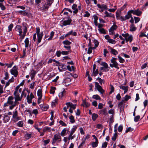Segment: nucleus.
Segmentation results:
<instances>
[{"mask_svg":"<svg viewBox=\"0 0 148 148\" xmlns=\"http://www.w3.org/2000/svg\"><path fill=\"white\" fill-rule=\"evenodd\" d=\"M22 25L23 27V34H22V27L21 26L19 25H16L15 28V30L18 32V35L20 36V38L21 41H22L25 38L28 28V25L25 23H22Z\"/></svg>","mask_w":148,"mask_h":148,"instance_id":"nucleus-1","label":"nucleus"},{"mask_svg":"<svg viewBox=\"0 0 148 148\" xmlns=\"http://www.w3.org/2000/svg\"><path fill=\"white\" fill-rule=\"evenodd\" d=\"M14 97L13 96H9L7 102L4 103L3 106L5 107L10 105L9 109L10 110H12L16 106L17 103L15 102V100L14 101Z\"/></svg>","mask_w":148,"mask_h":148,"instance_id":"nucleus-2","label":"nucleus"},{"mask_svg":"<svg viewBox=\"0 0 148 148\" xmlns=\"http://www.w3.org/2000/svg\"><path fill=\"white\" fill-rule=\"evenodd\" d=\"M36 34L37 35V42L36 43L37 46H38V44L41 42L42 38V37L43 34V32L40 33V29L39 27H37L36 28Z\"/></svg>","mask_w":148,"mask_h":148,"instance_id":"nucleus-3","label":"nucleus"},{"mask_svg":"<svg viewBox=\"0 0 148 148\" xmlns=\"http://www.w3.org/2000/svg\"><path fill=\"white\" fill-rule=\"evenodd\" d=\"M66 18L67 19V20H64V21H61V22H62V23H61V26L62 27L70 25L71 24L72 20L70 16L68 15H67Z\"/></svg>","mask_w":148,"mask_h":148,"instance_id":"nucleus-4","label":"nucleus"},{"mask_svg":"<svg viewBox=\"0 0 148 148\" xmlns=\"http://www.w3.org/2000/svg\"><path fill=\"white\" fill-rule=\"evenodd\" d=\"M132 12L131 10H130L127 12V14L125 15V17L122 16H120V19L121 21H125L127 19H129L132 16Z\"/></svg>","mask_w":148,"mask_h":148,"instance_id":"nucleus-5","label":"nucleus"},{"mask_svg":"<svg viewBox=\"0 0 148 148\" xmlns=\"http://www.w3.org/2000/svg\"><path fill=\"white\" fill-rule=\"evenodd\" d=\"M10 72L11 74L14 75V77H17L18 75L17 66L16 65L14 66L12 69L10 70Z\"/></svg>","mask_w":148,"mask_h":148,"instance_id":"nucleus-6","label":"nucleus"},{"mask_svg":"<svg viewBox=\"0 0 148 148\" xmlns=\"http://www.w3.org/2000/svg\"><path fill=\"white\" fill-rule=\"evenodd\" d=\"M95 87L101 94H103L105 92L104 90L102 88V87L99 85V83L97 82H95Z\"/></svg>","mask_w":148,"mask_h":148,"instance_id":"nucleus-7","label":"nucleus"},{"mask_svg":"<svg viewBox=\"0 0 148 148\" xmlns=\"http://www.w3.org/2000/svg\"><path fill=\"white\" fill-rule=\"evenodd\" d=\"M132 13L134 15H135L138 16H140L142 14V12L139 10V9L136 10H131Z\"/></svg>","mask_w":148,"mask_h":148,"instance_id":"nucleus-8","label":"nucleus"},{"mask_svg":"<svg viewBox=\"0 0 148 148\" xmlns=\"http://www.w3.org/2000/svg\"><path fill=\"white\" fill-rule=\"evenodd\" d=\"M111 62L112 63V64H110V66L112 67H115L116 68L119 69V67L118 66L119 65L118 63L116 62V61H114L113 60H111Z\"/></svg>","mask_w":148,"mask_h":148,"instance_id":"nucleus-9","label":"nucleus"},{"mask_svg":"<svg viewBox=\"0 0 148 148\" xmlns=\"http://www.w3.org/2000/svg\"><path fill=\"white\" fill-rule=\"evenodd\" d=\"M14 95L16 102L21 101V98H20V95L18 92H14Z\"/></svg>","mask_w":148,"mask_h":148,"instance_id":"nucleus-10","label":"nucleus"},{"mask_svg":"<svg viewBox=\"0 0 148 148\" xmlns=\"http://www.w3.org/2000/svg\"><path fill=\"white\" fill-rule=\"evenodd\" d=\"M98 113L99 114H102L104 116H106L108 114L107 109L106 108H104L100 110L99 111Z\"/></svg>","mask_w":148,"mask_h":148,"instance_id":"nucleus-11","label":"nucleus"},{"mask_svg":"<svg viewBox=\"0 0 148 148\" xmlns=\"http://www.w3.org/2000/svg\"><path fill=\"white\" fill-rule=\"evenodd\" d=\"M104 13L105 14L104 16V18L107 17L113 18H115L114 14H112L111 13H109L107 11H105Z\"/></svg>","mask_w":148,"mask_h":148,"instance_id":"nucleus-12","label":"nucleus"},{"mask_svg":"<svg viewBox=\"0 0 148 148\" xmlns=\"http://www.w3.org/2000/svg\"><path fill=\"white\" fill-rule=\"evenodd\" d=\"M49 7L45 3L44 5L42 6V7H40V8L39 9V10H40L42 12L47 11L48 10V8Z\"/></svg>","mask_w":148,"mask_h":148,"instance_id":"nucleus-13","label":"nucleus"},{"mask_svg":"<svg viewBox=\"0 0 148 148\" xmlns=\"http://www.w3.org/2000/svg\"><path fill=\"white\" fill-rule=\"evenodd\" d=\"M77 4H74L72 6V8L73 10V12L74 13L73 14H77L78 12V10L77 8Z\"/></svg>","mask_w":148,"mask_h":148,"instance_id":"nucleus-14","label":"nucleus"},{"mask_svg":"<svg viewBox=\"0 0 148 148\" xmlns=\"http://www.w3.org/2000/svg\"><path fill=\"white\" fill-rule=\"evenodd\" d=\"M108 47L110 49V52L111 54L116 55L118 54V52L115 49L112 48L110 46H108Z\"/></svg>","mask_w":148,"mask_h":148,"instance_id":"nucleus-15","label":"nucleus"},{"mask_svg":"<svg viewBox=\"0 0 148 148\" xmlns=\"http://www.w3.org/2000/svg\"><path fill=\"white\" fill-rule=\"evenodd\" d=\"M90 106V104L86 102V100H83L82 101V103L81 104V106H82L84 107L87 108L89 107Z\"/></svg>","mask_w":148,"mask_h":148,"instance_id":"nucleus-16","label":"nucleus"},{"mask_svg":"<svg viewBox=\"0 0 148 148\" xmlns=\"http://www.w3.org/2000/svg\"><path fill=\"white\" fill-rule=\"evenodd\" d=\"M59 139H60V141H61V138L60 135L59 133L56 134L54 136L53 141H54V140H57Z\"/></svg>","mask_w":148,"mask_h":148,"instance_id":"nucleus-17","label":"nucleus"},{"mask_svg":"<svg viewBox=\"0 0 148 148\" xmlns=\"http://www.w3.org/2000/svg\"><path fill=\"white\" fill-rule=\"evenodd\" d=\"M10 120V117L8 115H4L3 117V121L4 123L8 122Z\"/></svg>","mask_w":148,"mask_h":148,"instance_id":"nucleus-18","label":"nucleus"},{"mask_svg":"<svg viewBox=\"0 0 148 148\" xmlns=\"http://www.w3.org/2000/svg\"><path fill=\"white\" fill-rule=\"evenodd\" d=\"M120 88L121 89H122V90H124V93L125 94L128 91V86H123L122 85H121L120 86Z\"/></svg>","mask_w":148,"mask_h":148,"instance_id":"nucleus-19","label":"nucleus"},{"mask_svg":"<svg viewBox=\"0 0 148 148\" xmlns=\"http://www.w3.org/2000/svg\"><path fill=\"white\" fill-rule=\"evenodd\" d=\"M97 6L99 8H102L104 10H107L108 8H107V6L105 4H102L101 5L100 4H98L97 5Z\"/></svg>","mask_w":148,"mask_h":148,"instance_id":"nucleus-20","label":"nucleus"},{"mask_svg":"<svg viewBox=\"0 0 148 148\" xmlns=\"http://www.w3.org/2000/svg\"><path fill=\"white\" fill-rule=\"evenodd\" d=\"M118 26L117 25H113L109 29V32H112L114 30H116Z\"/></svg>","mask_w":148,"mask_h":148,"instance_id":"nucleus-21","label":"nucleus"},{"mask_svg":"<svg viewBox=\"0 0 148 148\" xmlns=\"http://www.w3.org/2000/svg\"><path fill=\"white\" fill-rule=\"evenodd\" d=\"M40 107L41 109L43 110V111H46L47 109L49 108V106H45L42 104H41L40 105Z\"/></svg>","mask_w":148,"mask_h":148,"instance_id":"nucleus-22","label":"nucleus"},{"mask_svg":"<svg viewBox=\"0 0 148 148\" xmlns=\"http://www.w3.org/2000/svg\"><path fill=\"white\" fill-rule=\"evenodd\" d=\"M77 126L76 125H74L73 126V127L71 129V131L70 134V136H72L74 133L75 132L77 129Z\"/></svg>","mask_w":148,"mask_h":148,"instance_id":"nucleus-23","label":"nucleus"},{"mask_svg":"<svg viewBox=\"0 0 148 148\" xmlns=\"http://www.w3.org/2000/svg\"><path fill=\"white\" fill-rule=\"evenodd\" d=\"M37 95L38 97L42 98V89L41 88L38 90L37 92Z\"/></svg>","mask_w":148,"mask_h":148,"instance_id":"nucleus-24","label":"nucleus"},{"mask_svg":"<svg viewBox=\"0 0 148 148\" xmlns=\"http://www.w3.org/2000/svg\"><path fill=\"white\" fill-rule=\"evenodd\" d=\"M99 142L98 140H96L95 142H93L92 143V146L93 148H95L97 147L98 144Z\"/></svg>","mask_w":148,"mask_h":148,"instance_id":"nucleus-25","label":"nucleus"},{"mask_svg":"<svg viewBox=\"0 0 148 148\" xmlns=\"http://www.w3.org/2000/svg\"><path fill=\"white\" fill-rule=\"evenodd\" d=\"M96 80H98V82L101 85L103 84H104L105 82V80L103 79H101L100 77H98L96 79Z\"/></svg>","mask_w":148,"mask_h":148,"instance_id":"nucleus-26","label":"nucleus"},{"mask_svg":"<svg viewBox=\"0 0 148 148\" xmlns=\"http://www.w3.org/2000/svg\"><path fill=\"white\" fill-rule=\"evenodd\" d=\"M136 27H135L134 24H132L130 26V31L131 32H134L136 29Z\"/></svg>","mask_w":148,"mask_h":148,"instance_id":"nucleus-27","label":"nucleus"},{"mask_svg":"<svg viewBox=\"0 0 148 148\" xmlns=\"http://www.w3.org/2000/svg\"><path fill=\"white\" fill-rule=\"evenodd\" d=\"M98 117V115L96 113H93L92 115V120L95 121L96 119Z\"/></svg>","mask_w":148,"mask_h":148,"instance_id":"nucleus-28","label":"nucleus"},{"mask_svg":"<svg viewBox=\"0 0 148 148\" xmlns=\"http://www.w3.org/2000/svg\"><path fill=\"white\" fill-rule=\"evenodd\" d=\"M53 0H47V2L45 3L49 7H50L53 3Z\"/></svg>","mask_w":148,"mask_h":148,"instance_id":"nucleus-29","label":"nucleus"},{"mask_svg":"<svg viewBox=\"0 0 148 148\" xmlns=\"http://www.w3.org/2000/svg\"><path fill=\"white\" fill-rule=\"evenodd\" d=\"M69 119H70V122L71 123H73L75 122L74 117L72 114L69 116Z\"/></svg>","mask_w":148,"mask_h":148,"instance_id":"nucleus-30","label":"nucleus"},{"mask_svg":"<svg viewBox=\"0 0 148 148\" xmlns=\"http://www.w3.org/2000/svg\"><path fill=\"white\" fill-rule=\"evenodd\" d=\"M36 73V71L33 69H32L30 70V76H35Z\"/></svg>","mask_w":148,"mask_h":148,"instance_id":"nucleus-31","label":"nucleus"},{"mask_svg":"<svg viewBox=\"0 0 148 148\" xmlns=\"http://www.w3.org/2000/svg\"><path fill=\"white\" fill-rule=\"evenodd\" d=\"M12 118H14L15 117L18 116V112L17 110H15L13 112Z\"/></svg>","mask_w":148,"mask_h":148,"instance_id":"nucleus-32","label":"nucleus"},{"mask_svg":"<svg viewBox=\"0 0 148 148\" xmlns=\"http://www.w3.org/2000/svg\"><path fill=\"white\" fill-rule=\"evenodd\" d=\"M63 43L64 45H70L71 43V42L68 40H66L63 41Z\"/></svg>","mask_w":148,"mask_h":148,"instance_id":"nucleus-33","label":"nucleus"},{"mask_svg":"<svg viewBox=\"0 0 148 148\" xmlns=\"http://www.w3.org/2000/svg\"><path fill=\"white\" fill-rule=\"evenodd\" d=\"M56 90V88L55 87L52 86L51 87L50 92L51 94H54Z\"/></svg>","mask_w":148,"mask_h":148,"instance_id":"nucleus-34","label":"nucleus"},{"mask_svg":"<svg viewBox=\"0 0 148 148\" xmlns=\"http://www.w3.org/2000/svg\"><path fill=\"white\" fill-rule=\"evenodd\" d=\"M66 91L64 89L62 92L59 93V97L60 98H61L63 96H64L65 94Z\"/></svg>","mask_w":148,"mask_h":148,"instance_id":"nucleus-35","label":"nucleus"},{"mask_svg":"<svg viewBox=\"0 0 148 148\" xmlns=\"http://www.w3.org/2000/svg\"><path fill=\"white\" fill-rule=\"evenodd\" d=\"M54 32L53 31H52L51 32L50 34V37L47 39V40L49 41L51 40L52 39L53 36L54 34Z\"/></svg>","mask_w":148,"mask_h":148,"instance_id":"nucleus-36","label":"nucleus"},{"mask_svg":"<svg viewBox=\"0 0 148 148\" xmlns=\"http://www.w3.org/2000/svg\"><path fill=\"white\" fill-rule=\"evenodd\" d=\"M101 66H104V67L105 68V69H106L107 70L108 68V64L105 62H101Z\"/></svg>","mask_w":148,"mask_h":148,"instance_id":"nucleus-37","label":"nucleus"},{"mask_svg":"<svg viewBox=\"0 0 148 148\" xmlns=\"http://www.w3.org/2000/svg\"><path fill=\"white\" fill-rule=\"evenodd\" d=\"M14 27V25L12 23H11L8 26V32H10L12 31V28Z\"/></svg>","mask_w":148,"mask_h":148,"instance_id":"nucleus-38","label":"nucleus"},{"mask_svg":"<svg viewBox=\"0 0 148 148\" xmlns=\"http://www.w3.org/2000/svg\"><path fill=\"white\" fill-rule=\"evenodd\" d=\"M110 91L109 92V94L110 95L114 91V88L113 85H112L111 84H110Z\"/></svg>","mask_w":148,"mask_h":148,"instance_id":"nucleus-39","label":"nucleus"},{"mask_svg":"<svg viewBox=\"0 0 148 148\" xmlns=\"http://www.w3.org/2000/svg\"><path fill=\"white\" fill-rule=\"evenodd\" d=\"M32 134L27 133L25 135V138L26 139H29L31 137Z\"/></svg>","mask_w":148,"mask_h":148,"instance_id":"nucleus-40","label":"nucleus"},{"mask_svg":"<svg viewBox=\"0 0 148 148\" xmlns=\"http://www.w3.org/2000/svg\"><path fill=\"white\" fill-rule=\"evenodd\" d=\"M23 121H19L16 124V125L19 127H22L23 125Z\"/></svg>","mask_w":148,"mask_h":148,"instance_id":"nucleus-41","label":"nucleus"},{"mask_svg":"<svg viewBox=\"0 0 148 148\" xmlns=\"http://www.w3.org/2000/svg\"><path fill=\"white\" fill-rule=\"evenodd\" d=\"M32 98L29 97V95H28L27 97V103L29 104L31 103H32Z\"/></svg>","mask_w":148,"mask_h":148,"instance_id":"nucleus-42","label":"nucleus"},{"mask_svg":"<svg viewBox=\"0 0 148 148\" xmlns=\"http://www.w3.org/2000/svg\"><path fill=\"white\" fill-rule=\"evenodd\" d=\"M43 131L45 132L46 131H48L49 132L51 131V128L47 126L45 127V128L43 129Z\"/></svg>","mask_w":148,"mask_h":148,"instance_id":"nucleus-43","label":"nucleus"},{"mask_svg":"<svg viewBox=\"0 0 148 148\" xmlns=\"http://www.w3.org/2000/svg\"><path fill=\"white\" fill-rule=\"evenodd\" d=\"M25 47L27 48L28 47L29 44V39L28 38H26L25 40Z\"/></svg>","mask_w":148,"mask_h":148,"instance_id":"nucleus-44","label":"nucleus"},{"mask_svg":"<svg viewBox=\"0 0 148 148\" xmlns=\"http://www.w3.org/2000/svg\"><path fill=\"white\" fill-rule=\"evenodd\" d=\"M92 98L97 100H100L101 99L100 96L97 95H94L92 96Z\"/></svg>","mask_w":148,"mask_h":148,"instance_id":"nucleus-45","label":"nucleus"},{"mask_svg":"<svg viewBox=\"0 0 148 148\" xmlns=\"http://www.w3.org/2000/svg\"><path fill=\"white\" fill-rule=\"evenodd\" d=\"M72 52L71 50L67 51H62V54L63 55H67L69 54V53H71Z\"/></svg>","mask_w":148,"mask_h":148,"instance_id":"nucleus-46","label":"nucleus"},{"mask_svg":"<svg viewBox=\"0 0 148 148\" xmlns=\"http://www.w3.org/2000/svg\"><path fill=\"white\" fill-rule=\"evenodd\" d=\"M98 30L99 32L100 33L104 34H106V31L104 28H101V29H99Z\"/></svg>","mask_w":148,"mask_h":148,"instance_id":"nucleus-47","label":"nucleus"},{"mask_svg":"<svg viewBox=\"0 0 148 148\" xmlns=\"http://www.w3.org/2000/svg\"><path fill=\"white\" fill-rule=\"evenodd\" d=\"M42 0H35V5H38V8L40 7V5L39 4L41 3Z\"/></svg>","mask_w":148,"mask_h":148,"instance_id":"nucleus-48","label":"nucleus"},{"mask_svg":"<svg viewBox=\"0 0 148 148\" xmlns=\"http://www.w3.org/2000/svg\"><path fill=\"white\" fill-rule=\"evenodd\" d=\"M118 59H119V62L121 63H123L125 62V60L122 58L120 56H118Z\"/></svg>","mask_w":148,"mask_h":148,"instance_id":"nucleus-49","label":"nucleus"},{"mask_svg":"<svg viewBox=\"0 0 148 148\" xmlns=\"http://www.w3.org/2000/svg\"><path fill=\"white\" fill-rule=\"evenodd\" d=\"M36 82V81H35V82H33L32 83H31L30 85L29 88L31 89H33L34 88V86H35V84Z\"/></svg>","mask_w":148,"mask_h":148,"instance_id":"nucleus-50","label":"nucleus"},{"mask_svg":"<svg viewBox=\"0 0 148 148\" xmlns=\"http://www.w3.org/2000/svg\"><path fill=\"white\" fill-rule=\"evenodd\" d=\"M127 39L129 40V41L130 43H131L132 41L133 40V36L132 35H129V36H128V38H127Z\"/></svg>","mask_w":148,"mask_h":148,"instance_id":"nucleus-51","label":"nucleus"},{"mask_svg":"<svg viewBox=\"0 0 148 148\" xmlns=\"http://www.w3.org/2000/svg\"><path fill=\"white\" fill-rule=\"evenodd\" d=\"M124 101L123 100L122 101L120 102L118 104V106L120 109L122 108L123 107V102Z\"/></svg>","mask_w":148,"mask_h":148,"instance_id":"nucleus-52","label":"nucleus"},{"mask_svg":"<svg viewBox=\"0 0 148 148\" xmlns=\"http://www.w3.org/2000/svg\"><path fill=\"white\" fill-rule=\"evenodd\" d=\"M99 73V71L98 69H97L94 71H93L92 75L94 76H96Z\"/></svg>","mask_w":148,"mask_h":148,"instance_id":"nucleus-53","label":"nucleus"},{"mask_svg":"<svg viewBox=\"0 0 148 148\" xmlns=\"http://www.w3.org/2000/svg\"><path fill=\"white\" fill-rule=\"evenodd\" d=\"M131 98V97L130 96H129L127 95H126L124 97V101H127L129 99Z\"/></svg>","mask_w":148,"mask_h":148,"instance_id":"nucleus-54","label":"nucleus"},{"mask_svg":"<svg viewBox=\"0 0 148 148\" xmlns=\"http://www.w3.org/2000/svg\"><path fill=\"white\" fill-rule=\"evenodd\" d=\"M5 77H4V79L5 80H8L9 78V74L8 72H6L5 73Z\"/></svg>","mask_w":148,"mask_h":148,"instance_id":"nucleus-55","label":"nucleus"},{"mask_svg":"<svg viewBox=\"0 0 148 148\" xmlns=\"http://www.w3.org/2000/svg\"><path fill=\"white\" fill-rule=\"evenodd\" d=\"M66 129L65 128H64L62 131L61 132L60 135L62 136H64L65 135V134L66 133Z\"/></svg>","mask_w":148,"mask_h":148,"instance_id":"nucleus-56","label":"nucleus"},{"mask_svg":"<svg viewBox=\"0 0 148 148\" xmlns=\"http://www.w3.org/2000/svg\"><path fill=\"white\" fill-rule=\"evenodd\" d=\"M59 123L62 126L66 127L67 126L66 124L62 120L60 121Z\"/></svg>","mask_w":148,"mask_h":148,"instance_id":"nucleus-57","label":"nucleus"},{"mask_svg":"<svg viewBox=\"0 0 148 148\" xmlns=\"http://www.w3.org/2000/svg\"><path fill=\"white\" fill-rule=\"evenodd\" d=\"M134 18L135 20V23H138L140 20V18L138 17L134 16Z\"/></svg>","mask_w":148,"mask_h":148,"instance_id":"nucleus-58","label":"nucleus"},{"mask_svg":"<svg viewBox=\"0 0 148 148\" xmlns=\"http://www.w3.org/2000/svg\"><path fill=\"white\" fill-rule=\"evenodd\" d=\"M93 43L95 44V46L96 47H97L99 45V42L98 40L96 39H94L93 40Z\"/></svg>","mask_w":148,"mask_h":148,"instance_id":"nucleus-59","label":"nucleus"},{"mask_svg":"<svg viewBox=\"0 0 148 148\" xmlns=\"http://www.w3.org/2000/svg\"><path fill=\"white\" fill-rule=\"evenodd\" d=\"M140 116L139 115H137L136 116H135L134 118V121L135 122H137L139 121L140 119Z\"/></svg>","mask_w":148,"mask_h":148,"instance_id":"nucleus-60","label":"nucleus"},{"mask_svg":"<svg viewBox=\"0 0 148 148\" xmlns=\"http://www.w3.org/2000/svg\"><path fill=\"white\" fill-rule=\"evenodd\" d=\"M85 143V141L84 140H82V142L81 144L78 146V148H82L83 146L84 145Z\"/></svg>","mask_w":148,"mask_h":148,"instance_id":"nucleus-61","label":"nucleus"},{"mask_svg":"<svg viewBox=\"0 0 148 148\" xmlns=\"http://www.w3.org/2000/svg\"><path fill=\"white\" fill-rule=\"evenodd\" d=\"M109 43L112 44H115L116 43V41L113 40V39H111L110 38L109 39L108 41Z\"/></svg>","mask_w":148,"mask_h":148,"instance_id":"nucleus-62","label":"nucleus"},{"mask_svg":"<svg viewBox=\"0 0 148 148\" xmlns=\"http://www.w3.org/2000/svg\"><path fill=\"white\" fill-rule=\"evenodd\" d=\"M109 120H110V121H109L110 123H113L114 122V119L113 115H111L110 116Z\"/></svg>","mask_w":148,"mask_h":148,"instance_id":"nucleus-63","label":"nucleus"},{"mask_svg":"<svg viewBox=\"0 0 148 148\" xmlns=\"http://www.w3.org/2000/svg\"><path fill=\"white\" fill-rule=\"evenodd\" d=\"M108 145V143L105 142L103 143L102 144V148H106Z\"/></svg>","mask_w":148,"mask_h":148,"instance_id":"nucleus-64","label":"nucleus"}]
</instances>
